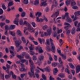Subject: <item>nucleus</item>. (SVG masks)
<instances>
[{
	"label": "nucleus",
	"mask_w": 80,
	"mask_h": 80,
	"mask_svg": "<svg viewBox=\"0 0 80 80\" xmlns=\"http://www.w3.org/2000/svg\"><path fill=\"white\" fill-rule=\"evenodd\" d=\"M21 40L23 42V43H27V41L25 39V38L23 37H21Z\"/></svg>",
	"instance_id": "f704fd0d"
},
{
	"label": "nucleus",
	"mask_w": 80,
	"mask_h": 80,
	"mask_svg": "<svg viewBox=\"0 0 80 80\" xmlns=\"http://www.w3.org/2000/svg\"><path fill=\"white\" fill-rule=\"evenodd\" d=\"M16 34L18 35V36H19V37H22L23 36V34H22V32L20 30L18 29L16 32Z\"/></svg>",
	"instance_id": "6e6552de"
},
{
	"label": "nucleus",
	"mask_w": 80,
	"mask_h": 80,
	"mask_svg": "<svg viewBox=\"0 0 80 80\" xmlns=\"http://www.w3.org/2000/svg\"><path fill=\"white\" fill-rule=\"evenodd\" d=\"M66 18H67L66 19V22H70V23L72 22V19L70 17Z\"/></svg>",
	"instance_id": "b1692460"
},
{
	"label": "nucleus",
	"mask_w": 80,
	"mask_h": 80,
	"mask_svg": "<svg viewBox=\"0 0 80 80\" xmlns=\"http://www.w3.org/2000/svg\"><path fill=\"white\" fill-rule=\"evenodd\" d=\"M42 12H37L36 14V17H37V16L38 15V17H41L42 16Z\"/></svg>",
	"instance_id": "2f4dec72"
},
{
	"label": "nucleus",
	"mask_w": 80,
	"mask_h": 80,
	"mask_svg": "<svg viewBox=\"0 0 80 80\" xmlns=\"http://www.w3.org/2000/svg\"><path fill=\"white\" fill-rule=\"evenodd\" d=\"M27 75V73L22 74L20 75V77L21 78H23L24 77H25V75Z\"/></svg>",
	"instance_id": "4c0bfd02"
},
{
	"label": "nucleus",
	"mask_w": 80,
	"mask_h": 80,
	"mask_svg": "<svg viewBox=\"0 0 80 80\" xmlns=\"http://www.w3.org/2000/svg\"><path fill=\"white\" fill-rule=\"evenodd\" d=\"M52 3V5L51 6V10H52L53 9L54 6L55 7H58V2L55 0H53Z\"/></svg>",
	"instance_id": "39448f33"
},
{
	"label": "nucleus",
	"mask_w": 80,
	"mask_h": 80,
	"mask_svg": "<svg viewBox=\"0 0 80 80\" xmlns=\"http://www.w3.org/2000/svg\"><path fill=\"white\" fill-rule=\"evenodd\" d=\"M38 41L40 42V44H42V39L40 38H38Z\"/></svg>",
	"instance_id": "79ce46f5"
},
{
	"label": "nucleus",
	"mask_w": 80,
	"mask_h": 80,
	"mask_svg": "<svg viewBox=\"0 0 80 80\" xmlns=\"http://www.w3.org/2000/svg\"><path fill=\"white\" fill-rule=\"evenodd\" d=\"M34 5H38L39 4V0H36L34 1Z\"/></svg>",
	"instance_id": "a878e982"
},
{
	"label": "nucleus",
	"mask_w": 80,
	"mask_h": 80,
	"mask_svg": "<svg viewBox=\"0 0 80 80\" xmlns=\"http://www.w3.org/2000/svg\"><path fill=\"white\" fill-rule=\"evenodd\" d=\"M2 18V22H3L5 19H6V16L5 15L4 16H2V18Z\"/></svg>",
	"instance_id": "09e8293b"
},
{
	"label": "nucleus",
	"mask_w": 80,
	"mask_h": 80,
	"mask_svg": "<svg viewBox=\"0 0 80 80\" xmlns=\"http://www.w3.org/2000/svg\"><path fill=\"white\" fill-rule=\"evenodd\" d=\"M69 65L71 68H72V69H74V68H75V66L72 63H69Z\"/></svg>",
	"instance_id": "72a5a7b5"
},
{
	"label": "nucleus",
	"mask_w": 80,
	"mask_h": 80,
	"mask_svg": "<svg viewBox=\"0 0 80 80\" xmlns=\"http://www.w3.org/2000/svg\"><path fill=\"white\" fill-rule=\"evenodd\" d=\"M71 72L72 74L73 75H75V70H74V69H72L71 70Z\"/></svg>",
	"instance_id": "e2e57ef3"
},
{
	"label": "nucleus",
	"mask_w": 80,
	"mask_h": 80,
	"mask_svg": "<svg viewBox=\"0 0 80 80\" xmlns=\"http://www.w3.org/2000/svg\"><path fill=\"white\" fill-rule=\"evenodd\" d=\"M38 52L39 53H43V50L42 49V47H38Z\"/></svg>",
	"instance_id": "2eb2a0df"
},
{
	"label": "nucleus",
	"mask_w": 80,
	"mask_h": 80,
	"mask_svg": "<svg viewBox=\"0 0 80 80\" xmlns=\"http://www.w3.org/2000/svg\"><path fill=\"white\" fill-rule=\"evenodd\" d=\"M16 27V25H11L9 26V30H12L15 29V28Z\"/></svg>",
	"instance_id": "f8f14e48"
},
{
	"label": "nucleus",
	"mask_w": 80,
	"mask_h": 80,
	"mask_svg": "<svg viewBox=\"0 0 80 80\" xmlns=\"http://www.w3.org/2000/svg\"><path fill=\"white\" fill-rule=\"evenodd\" d=\"M58 76L59 77H60V78H64L65 74L63 73H60L58 74Z\"/></svg>",
	"instance_id": "cd10ccee"
},
{
	"label": "nucleus",
	"mask_w": 80,
	"mask_h": 80,
	"mask_svg": "<svg viewBox=\"0 0 80 80\" xmlns=\"http://www.w3.org/2000/svg\"><path fill=\"white\" fill-rule=\"evenodd\" d=\"M42 30H46L48 28V26L47 25H44L42 26Z\"/></svg>",
	"instance_id": "7c9ffc66"
},
{
	"label": "nucleus",
	"mask_w": 80,
	"mask_h": 80,
	"mask_svg": "<svg viewBox=\"0 0 80 80\" xmlns=\"http://www.w3.org/2000/svg\"><path fill=\"white\" fill-rule=\"evenodd\" d=\"M49 80H55V78L52 76H50L49 77Z\"/></svg>",
	"instance_id": "774afa93"
},
{
	"label": "nucleus",
	"mask_w": 80,
	"mask_h": 80,
	"mask_svg": "<svg viewBox=\"0 0 80 80\" xmlns=\"http://www.w3.org/2000/svg\"><path fill=\"white\" fill-rule=\"evenodd\" d=\"M76 4V2L72 0L71 1V6L73 7V5H75Z\"/></svg>",
	"instance_id": "c9c22d12"
},
{
	"label": "nucleus",
	"mask_w": 80,
	"mask_h": 80,
	"mask_svg": "<svg viewBox=\"0 0 80 80\" xmlns=\"http://www.w3.org/2000/svg\"><path fill=\"white\" fill-rule=\"evenodd\" d=\"M52 48H51V51L53 53H55V45H51Z\"/></svg>",
	"instance_id": "f3484780"
},
{
	"label": "nucleus",
	"mask_w": 80,
	"mask_h": 80,
	"mask_svg": "<svg viewBox=\"0 0 80 80\" xmlns=\"http://www.w3.org/2000/svg\"><path fill=\"white\" fill-rule=\"evenodd\" d=\"M29 39L30 40H34V38L32 37V36H30L29 37Z\"/></svg>",
	"instance_id": "052dcab7"
},
{
	"label": "nucleus",
	"mask_w": 80,
	"mask_h": 80,
	"mask_svg": "<svg viewBox=\"0 0 80 80\" xmlns=\"http://www.w3.org/2000/svg\"><path fill=\"white\" fill-rule=\"evenodd\" d=\"M59 15V11H57L55 12V13H54L52 15V17H55V18H57V16Z\"/></svg>",
	"instance_id": "9d476101"
},
{
	"label": "nucleus",
	"mask_w": 80,
	"mask_h": 80,
	"mask_svg": "<svg viewBox=\"0 0 80 80\" xmlns=\"http://www.w3.org/2000/svg\"><path fill=\"white\" fill-rule=\"evenodd\" d=\"M0 78H2V80H4V75L2 74H0Z\"/></svg>",
	"instance_id": "13d9d810"
},
{
	"label": "nucleus",
	"mask_w": 80,
	"mask_h": 80,
	"mask_svg": "<svg viewBox=\"0 0 80 80\" xmlns=\"http://www.w3.org/2000/svg\"><path fill=\"white\" fill-rule=\"evenodd\" d=\"M46 42L47 45H50V41L49 40V39H47Z\"/></svg>",
	"instance_id": "c03bdc74"
},
{
	"label": "nucleus",
	"mask_w": 80,
	"mask_h": 80,
	"mask_svg": "<svg viewBox=\"0 0 80 80\" xmlns=\"http://www.w3.org/2000/svg\"><path fill=\"white\" fill-rule=\"evenodd\" d=\"M19 24H20V25H22L23 24V19H21L19 21Z\"/></svg>",
	"instance_id": "a18cd8bd"
},
{
	"label": "nucleus",
	"mask_w": 80,
	"mask_h": 80,
	"mask_svg": "<svg viewBox=\"0 0 80 80\" xmlns=\"http://www.w3.org/2000/svg\"><path fill=\"white\" fill-rule=\"evenodd\" d=\"M6 23L5 22H1L0 23V25L1 26V27L2 28L3 26H4V25H5Z\"/></svg>",
	"instance_id": "49530a36"
},
{
	"label": "nucleus",
	"mask_w": 80,
	"mask_h": 80,
	"mask_svg": "<svg viewBox=\"0 0 80 80\" xmlns=\"http://www.w3.org/2000/svg\"><path fill=\"white\" fill-rule=\"evenodd\" d=\"M17 39L16 37L13 38V40H15L14 44H15L16 47H18L20 46V45L22 43V41L21 40H15Z\"/></svg>",
	"instance_id": "f03ea898"
},
{
	"label": "nucleus",
	"mask_w": 80,
	"mask_h": 80,
	"mask_svg": "<svg viewBox=\"0 0 80 80\" xmlns=\"http://www.w3.org/2000/svg\"><path fill=\"white\" fill-rule=\"evenodd\" d=\"M2 7L3 10H6V9H7V7H6L5 5V4H2Z\"/></svg>",
	"instance_id": "ea45409f"
},
{
	"label": "nucleus",
	"mask_w": 80,
	"mask_h": 80,
	"mask_svg": "<svg viewBox=\"0 0 80 80\" xmlns=\"http://www.w3.org/2000/svg\"><path fill=\"white\" fill-rule=\"evenodd\" d=\"M13 1L12 0L11 2H10L8 4V6H11V5H13Z\"/></svg>",
	"instance_id": "8fccbe9b"
},
{
	"label": "nucleus",
	"mask_w": 80,
	"mask_h": 80,
	"mask_svg": "<svg viewBox=\"0 0 80 80\" xmlns=\"http://www.w3.org/2000/svg\"><path fill=\"white\" fill-rule=\"evenodd\" d=\"M22 55L23 56H25L26 58H27L28 59H30V55H28V54L26 52H22Z\"/></svg>",
	"instance_id": "0eeeda50"
},
{
	"label": "nucleus",
	"mask_w": 80,
	"mask_h": 80,
	"mask_svg": "<svg viewBox=\"0 0 80 80\" xmlns=\"http://www.w3.org/2000/svg\"><path fill=\"white\" fill-rule=\"evenodd\" d=\"M18 20H19V18H15L14 21H13L14 24L16 25L17 26H18Z\"/></svg>",
	"instance_id": "1a4fd4ad"
},
{
	"label": "nucleus",
	"mask_w": 80,
	"mask_h": 80,
	"mask_svg": "<svg viewBox=\"0 0 80 80\" xmlns=\"http://www.w3.org/2000/svg\"><path fill=\"white\" fill-rule=\"evenodd\" d=\"M58 60L60 64H63V61H62V58L60 57L58 58Z\"/></svg>",
	"instance_id": "c756f323"
},
{
	"label": "nucleus",
	"mask_w": 80,
	"mask_h": 80,
	"mask_svg": "<svg viewBox=\"0 0 80 80\" xmlns=\"http://www.w3.org/2000/svg\"><path fill=\"white\" fill-rule=\"evenodd\" d=\"M49 40L50 41V42L51 43V46L52 45H54V44H53V40L51 38H49Z\"/></svg>",
	"instance_id": "3c124183"
},
{
	"label": "nucleus",
	"mask_w": 80,
	"mask_h": 80,
	"mask_svg": "<svg viewBox=\"0 0 80 80\" xmlns=\"http://www.w3.org/2000/svg\"><path fill=\"white\" fill-rule=\"evenodd\" d=\"M4 27L5 31H8V30H9V26L8 25H6Z\"/></svg>",
	"instance_id": "58836bf2"
},
{
	"label": "nucleus",
	"mask_w": 80,
	"mask_h": 80,
	"mask_svg": "<svg viewBox=\"0 0 80 80\" xmlns=\"http://www.w3.org/2000/svg\"><path fill=\"white\" fill-rule=\"evenodd\" d=\"M30 55L32 56L35 54V52L33 51H30Z\"/></svg>",
	"instance_id": "de8ad7c7"
},
{
	"label": "nucleus",
	"mask_w": 80,
	"mask_h": 80,
	"mask_svg": "<svg viewBox=\"0 0 80 80\" xmlns=\"http://www.w3.org/2000/svg\"><path fill=\"white\" fill-rule=\"evenodd\" d=\"M25 15H26V13L25 12H22L21 13V17H24L25 16Z\"/></svg>",
	"instance_id": "37998d69"
},
{
	"label": "nucleus",
	"mask_w": 80,
	"mask_h": 80,
	"mask_svg": "<svg viewBox=\"0 0 80 80\" xmlns=\"http://www.w3.org/2000/svg\"><path fill=\"white\" fill-rule=\"evenodd\" d=\"M8 33L9 35H11L12 36H15V33L10 30L8 32Z\"/></svg>",
	"instance_id": "5701e85b"
},
{
	"label": "nucleus",
	"mask_w": 80,
	"mask_h": 80,
	"mask_svg": "<svg viewBox=\"0 0 80 80\" xmlns=\"http://www.w3.org/2000/svg\"><path fill=\"white\" fill-rule=\"evenodd\" d=\"M63 32V30L62 29H61L60 30H58L57 31L58 33H62Z\"/></svg>",
	"instance_id": "6e6d98bb"
},
{
	"label": "nucleus",
	"mask_w": 80,
	"mask_h": 80,
	"mask_svg": "<svg viewBox=\"0 0 80 80\" xmlns=\"http://www.w3.org/2000/svg\"><path fill=\"white\" fill-rule=\"evenodd\" d=\"M65 16L66 17V18H68L69 17V13L67 12H66Z\"/></svg>",
	"instance_id": "5fc2aeb1"
},
{
	"label": "nucleus",
	"mask_w": 80,
	"mask_h": 80,
	"mask_svg": "<svg viewBox=\"0 0 80 80\" xmlns=\"http://www.w3.org/2000/svg\"><path fill=\"white\" fill-rule=\"evenodd\" d=\"M10 74L11 75H12V78H14V79H15V80H16V78H17V77H16L15 75L13 73V72L11 71L10 72Z\"/></svg>",
	"instance_id": "4be33fe9"
},
{
	"label": "nucleus",
	"mask_w": 80,
	"mask_h": 80,
	"mask_svg": "<svg viewBox=\"0 0 80 80\" xmlns=\"http://www.w3.org/2000/svg\"><path fill=\"white\" fill-rule=\"evenodd\" d=\"M5 79H8V78H10V76H9V75L7 74H6L5 76Z\"/></svg>",
	"instance_id": "bf43d9fd"
},
{
	"label": "nucleus",
	"mask_w": 80,
	"mask_h": 80,
	"mask_svg": "<svg viewBox=\"0 0 80 80\" xmlns=\"http://www.w3.org/2000/svg\"><path fill=\"white\" fill-rule=\"evenodd\" d=\"M76 73H78L79 72H80V65H77L76 67Z\"/></svg>",
	"instance_id": "ddd939ff"
},
{
	"label": "nucleus",
	"mask_w": 80,
	"mask_h": 80,
	"mask_svg": "<svg viewBox=\"0 0 80 80\" xmlns=\"http://www.w3.org/2000/svg\"><path fill=\"white\" fill-rule=\"evenodd\" d=\"M60 55L62 57V58L63 60L67 59V56L66 55H63V54H61Z\"/></svg>",
	"instance_id": "e433bc0d"
},
{
	"label": "nucleus",
	"mask_w": 80,
	"mask_h": 80,
	"mask_svg": "<svg viewBox=\"0 0 80 80\" xmlns=\"http://www.w3.org/2000/svg\"><path fill=\"white\" fill-rule=\"evenodd\" d=\"M42 78L44 80H46V76L43 74H42Z\"/></svg>",
	"instance_id": "680f3d73"
},
{
	"label": "nucleus",
	"mask_w": 80,
	"mask_h": 80,
	"mask_svg": "<svg viewBox=\"0 0 80 80\" xmlns=\"http://www.w3.org/2000/svg\"><path fill=\"white\" fill-rule=\"evenodd\" d=\"M32 58L33 60H34V62L35 60H37V56H34Z\"/></svg>",
	"instance_id": "4d7b16f0"
},
{
	"label": "nucleus",
	"mask_w": 80,
	"mask_h": 80,
	"mask_svg": "<svg viewBox=\"0 0 80 80\" xmlns=\"http://www.w3.org/2000/svg\"><path fill=\"white\" fill-rule=\"evenodd\" d=\"M54 57L55 61H57V60H58V57L56 55H54Z\"/></svg>",
	"instance_id": "69168bd1"
},
{
	"label": "nucleus",
	"mask_w": 80,
	"mask_h": 80,
	"mask_svg": "<svg viewBox=\"0 0 80 80\" xmlns=\"http://www.w3.org/2000/svg\"><path fill=\"white\" fill-rule=\"evenodd\" d=\"M40 5L41 7H42V6H43V7L46 6V5H47V1H45L41 2L40 4Z\"/></svg>",
	"instance_id": "a211bd4d"
},
{
	"label": "nucleus",
	"mask_w": 80,
	"mask_h": 80,
	"mask_svg": "<svg viewBox=\"0 0 80 80\" xmlns=\"http://www.w3.org/2000/svg\"><path fill=\"white\" fill-rule=\"evenodd\" d=\"M59 64L58 62H53L52 63V67H56V66H57Z\"/></svg>",
	"instance_id": "393cba45"
},
{
	"label": "nucleus",
	"mask_w": 80,
	"mask_h": 80,
	"mask_svg": "<svg viewBox=\"0 0 80 80\" xmlns=\"http://www.w3.org/2000/svg\"><path fill=\"white\" fill-rule=\"evenodd\" d=\"M46 50L48 52H49L50 50V48L48 46H47L46 47Z\"/></svg>",
	"instance_id": "338daca9"
},
{
	"label": "nucleus",
	"mask_w": 80,
	"mask_h": 80,
	"mask_svg": "<svg viewBox=\"0 0 80 80\" xmlns=\"http://www.w3.org/2000/svg\"><path fill=\"white\" fill-rule=\"evenodd\" d=\"M58 72V69H57V68H56L53 69V74L54 75H56Z\"/></svg>",
	"instance_id": "6ab92c4d"
},
{
	"label": "nucleus",
	"mask_w": 80,
	"mask_h": 80,
	"mask_svg": "<svg viewBox=\"0 0 80 80\" xmlns=\"http://www.w3.org/2000/svg\"><path fill=\"white\" fill-rule=\"evenodd\" d=\"M29 44L30 45V46H29V49L30 50H33L34 49V46L32 45V44L30 43H29Z\"/></svg>",
	"instance_id": "dca6fc26"
},
{
	"label": "nucleus",
	"mask_w": 80,
	"mask_h": 80,
	"mask_svg": "<svg viewBox=\"0 0 80 80\" xmlns=\"http://www.w3.org/2000/svg\"><path fill=\"white\" fill-rule=\"evenodd\" d=\"M38 59L39 61L38 62V64L39 66H40L42 63L41 61H42L44 59V56L42 55H40L38 57Z\"/></svg>",
	"instance_id": "7ed1b4c3"
},
{
	"label": "nucleus",
	"mask_w": 80,
	"mask_h": 80,
	"mask_svg": "<svg viewBox=\"0 0 80 80\" xmlns=\"http://www.w3.org/2000/svg\"><path fill=\"white\" fill-rule=\"evenodd\" d=\"M27 30L30 31V30H33V27L31 26V24H28V26H27Z\"/></svg>",
	"instance_id": "9b49d317"
},
{
	"label": "nucleus",
	"mask_w": 80,
	"mask_h": 80,
	"mask_svg": "<svg viewBox=\"0 0 80 80\" xmlns=\"http://www.w3.org/2000/svg\"><path fill=\"white\" fill-rule=\"evenodd\" d=\"M65 71L66 72H67L68 74H70V70L66 68L65 69Z\"/></svg>",
	"instance_id": "603ef678"
},
{
	"label": "nucleus",
	"mask_w": 80,
	"mask_h": 80,
	"mask_svg": "<svg viewBox=\"0 0 80 80\" xmlns=\"http://www.w3.org/2000/svg\"><path fill=\"white\" fill-rule=\"evenodd\" d=\"M75 16H79L80 15V11L75 12L74 13Z\"/></svg>",
	"instance_id": "c85d7f7f"
},
{
	"label": "nucleus",
	"mask_w": 80,
	"mask_h": 80,
	"mask_svg": "<svg viewBox=\"0 0 80 80\" xmlns=\"http://www.w3.org/2000/svg\"><path fill=\"white\" fill-rule=\"evenodd\" d=\"M23 24L24 25H26V26H28L30 24L28 23V22L27 21H25L23 22Z\"/></svg>",
	"instance_id": "864d4df0"
},
{
	"label": "nucleus",
	"mask_w": 80,
	"mask_h": 80,
	"mask_svg": "<svg viewBox=\"0 0 80 80\" xmlns=\"http://www.w3.org/2000/svg\"><path fill=\"white\" fill-rule=\"evenodd\" d=\"M47 33L46 32H44V36H45V37H47L48 35L50 36V35H51V32H52V28H50L47 29Z\"/></svg>",
	"instance_id": "20e7f679"
},
{
	"label": "nucleus",
	"mask_w": 80,
	"mask_h": 80,
	"mask_svg": "<svg viewBox=\"0 0 80 80\" xmlns=\"http://www.w3.org/2000/svg\"><path fill=\"white\" fill-rule=\"evenodd\" d=\"M29 62L30 64V67H31V72H29L28 73V74L30 77H35V76L34 74V68H35V66L34 65L33 62L31 59L29 60Z\"/></svg>",
	"instance_id": "f257e3e1"
},
{
	"label": "nucleus",
	"mask_w": 80,
	"mask_h": 80,
	"mask_svg": "<svg viewBox=\"0 0 80 80\" xmlns=\"http://www.w3.org/2000/svg\"><path fill=\"white\" fill-rule=\"evenodd\" d=\"M64 28L66 31V34L68 35V37H69L70 35V29H68V26H65Z\"/></svg>",
	"instance_id": "423d86ee"
},
{
	"label": "nucleus",
	"mask_w": 80,
	"mask_h": 80,
	"mask_svg": "<svg viewBox=\"0 0 80 80\" xmlns=\"http://www.w3.org/2000/svg\"><path fill=\"white\" fill-rule=\"evenodd\" d=\"M72 0H66L65 2V3L67 6H68L70 4Z\"/></svg>",
	"instance_id": "412c9836"
},
{
	"label": "nucleus",
	"mask_w": 80,
	"mask_h": 80,
	"mask_svg": "<svg viewBox=\"0 0 80 80\" xmlns=\"http://www.w3.org/2000/svg\"><path fill=\"white\" fill-rule=\"evenodd\" d=\"M76 32V30L75 29V28H73L71 31V33L72 35H74Z\"/></svg>",
	"instance_id": "bb28decb"
},
{
	"label": "nucleus",
	"mask_w": 80,
	"mask_h": 80,
	"mask_svg": "<svg viewBox=\"0 0 80 80\" xmlns=\"http://www.w3.org/2000/svg\"><path fill=\"white\" fill-rule=\"evenodd\" d=\"M20 71V72H25V68H21L19 69Z\"/></svg>",
	"instance_id": "0e129e2a"
},
{
	"label": "nucleus",
	"mask_w": 80,
	"mask_h": 80,
	"mask_svg": "<svg viewBox=\"0 0 80 80\" xmlns=\"http://www.w3.org/2000/svg\"><path fill=\"white\" fill-rule=\"evenodd\" d=\"M38 17H36V22H42L43 21V19L40 18L39 19V20H38Z\"/></svg>",
	"instance_id": "aec40b11"
},
{
	"label": "nucleus",
	"mask_w": 80,
	"mask_h": 80,
	"mask_svg": "<svg viewBox=\"0 0 80 80\" xmlns=\"http://www.w3.org/2000/svg\"><path fill=\"white\" fill-rule=\"evenodd\" d=\"M27 28L24 27L23 32L24 33L25 35H28V32H26V31H27Z\"/></svg>",
	"instance_id": "473e14b6"
},
{
	"label": "nucleus",
	"mask_w": 80,
	"mask_h": 80,
	"mask_svg": "<svg viewBox=\"0 0 80 80\" xmlns=\"http://www.w3.org/2000/svg\"><path fill=\"white\" fill-rule=\"evenodd\" d=\"M44 70L46 72H50V68L49 66H47L46 68H43Z\"/></svg>",
	"instance_id": "4468645a"
},
{
	"label": "nucleus",
	"mask_w": 80,
	"mask_h": 80,
	"mask_svg": "<svg viewBox=\"0 0 80 80\" xmlns=\"http://www.w3.org/2000/svg\"><path fill=\"white\" fill-rule=\"evenodd\" d=\"M22 2L24 4H28V0H23L22 1Z\"/></svg>",
	"instance_id": "a19ab883"
}]
</instances>
